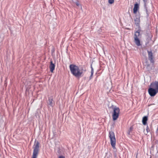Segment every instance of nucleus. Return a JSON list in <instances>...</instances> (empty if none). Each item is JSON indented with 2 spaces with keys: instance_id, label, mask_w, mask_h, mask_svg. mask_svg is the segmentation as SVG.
Wrapping results in <instances>:
<instances>
[{
  "instance_id": "nucleus-3",
  "label": "nucleus",
  "mask_w": 158,
  "mask_h": 158,
  "mask_svg": "<svg viewBox=\"0 0 158 158\" xmlns=\"http://www.w3.org/2000/svg\"><path fill=\"white\" fill-rule=\"evenodd\" d=\"M140 30L139 29L135 32L134 36V42L136 45L138 46H139L141 45L140 41L139 39V37L140 35Z\"/></svg>"
},
{
  "instance_id": "nucleus-8",
  "label": "nucleus",
  "mask_w": 158,
  "mask_h": 158,
  "mask_svg": "<svg viewBox=\"0 0 158 158\" xmlns=\"http://www.w3.org/2000/svg\"><path fill=\"white\" fill-rule=\"evenodd\" d=\"M150 88L158 90V81H155L152 82L150 85Z\"/></svg>"
},
{
  "instance_id": "nucleus-13",
  "label": "nucleus",
  "mask_w": 158,
  "mask_h": 158,
  "mask_svg": "<svg viewBox=\"0 0 158 158\" xmlns=\"http://www.w3.org/2000/svg\"><path fill=\"white\" fill-rule=\"evenodd\" d=\"M148 120V117L146 116L143 117L142 119V123L143 125H146L147 124V122Z\"/></svg>"
},
{
  "instance_id": "nucleus-4",
  "label": "nucleus",
  "mask_w": 158,
  "mask_h": 158,
  "mask_svg": "<svg viewBox=\"0 0 158 158\" xmlns=\"http://www.w3.org/2000/svg\"><path fill=\"white\" fill-rule=\"evenodd\" d=\"M113 111L112 116L113 120L114 121L116 120L118 117L120 110L118 107L116 106L113 107Z\"/></svg>"
},
{
  "instance_id": "nucleus-14",
  "label": "nucleus",
  "mask_w": 158,
  "mask_h": 158,
  "mask_svg": "<svg viewBox=\"0 0 158 158\" xmlns=\"http://www.w3.org/2000/svg\"><path fill=\"white\" fill-rule=\"evenodd\" d=\"M114 2V0H108V2L109 4H112Z\"/></svg>"
},
{
  "instance_id": "nucleus-22",
  "label": "nucleus",
  "mask_w": 158,
  "mask_h": 158,
  "mask_svg": "<svg viewBox=\"0 0 158 158\" xmlns=\"http://www.w3.org/2000/svg\"><path fill=\"white\" fill-rule=\"evenodd\" d=\"M144 2H147V0H143Z\"/></svg>"
},
{
  "instance_id": "nucleus-6",
  "label": "nucleus",
  "mask_w": 158,
  "mask_h": 158,
  "mask_svg": "<svg viewBox=\"0 0 158 158\" xmlns=\"http://www.w3.org/2000/svg\"><path fill=\"white\" fill-rule=\"evenodd\" d=\"M148 92L151 96L153 97L158 93V90L153 88H149L148 89Z\"/></svg>"
},
{
  "instance_id": "nucleus-5",
  "label": "nucleus",
  "mask_w": 158,
  "mask_h": 158,
  "mask_svg": "<svg viewBox=\"0 0 158 158\" xmlns=\"http://www.w3.org/2000/svg\"><path fill=\"white\" fill-rule=\"evenodd\" d=\"M33 148L34 149L33 155H38L39 149V143L38 141H35Z\"/></svg>"
},
{
  "instance_id": "nucleus-7",
  "label": "nucleus",
  "mask_w": 158,
  "mask_h": 158,
  "mask_svg": "<svg viewBox=\"0 0 158 158\" xmlns=\"http://www.w3.org/2000/svg\"><path fill=\"white\" fill-rule=\"evenodd\" d=\"M148 53L149 60L151 63L153 64L154 63V61L153 60V56L152 52L151 51H148Z\"/></svg>"
},
{
  "instance_id": "nucleus-19",
  "label": "nucleus",
  "mask_w": 158,
  "mask_h": 158,
  "mask_svg": "<svg viewBox=\"0 0 158 158\" xmlns=\"http://www.w3.org/2000/svg\"><path fill=\"white\" fill-rule=\"evenodd\" d=\"M76 5L77 6H79V3L78 2H76Z\"/></svg>"
},
{
  "instance_id": "nucleus-18",
  "label": "nucleus",
  "mask_w": 158,
  "mask_h": 158,
  "mask_svg": "<svg viewBox=\"0 0 158 158\" xmlns=\"http://www.w3.org/2000/svg\"><path fill=\"white\" fill-rule=\"evenodd\" d=\"M94 73V72H91V74L90 77V79H91L92 78L93 75Z\"/></svg>"
},
{
  "instance_id": "nucleus-15",
  "label": "nucleus",
  "mask_w": 158,
  "mask_h": 158,
  "mask_svg": "<svg viewBox=\"0 0 158 158\" xmlns=\"http://www.w3.org/2000/svg\"><path fill=\"white\" fill-rule=\"evenodd\" d=\"M38 155H33L32 158H37Z\"/></svg>"
},
{
  "instance_id": "nucleus-9",
  "label": "nucleus",
  "mask_w": 158,
  "mask_h": 158,
  "mask_svg": "<svg viewBox=\"0 0 158 158\" xmlns=\"http://www.w3.org/2000/svg\"><path fill=\"white\" fill-rule=\"evenodd\" d=\"M139 7V4L136 3L134 5V7L133 9V12L134 14H136Z\"/></svg>"
},
{
  "instance_id": "nucleus-12",
  "label": "nucleus",
  "mask_w": 158,
  "mask_h": 158,
  "mask_svg": "<svg viewBox=\"0 0 158 158\" xmlns=\"http://www.w3.org/2000/svg\"><path fill=\"white\" fill-rule=\"evenodd\" d=\"M48 104L50 106L52 107L53 106V99L52 98H49L48 102Z\"/></svg>"
},
{
  "instance_id": "nucleus-1",
  "label": "nucleus",
  "mask_w": 158,
  "mask_h": 158,
  "mask_svg": "<svg viewBox=\"0 0 158 158\" xmlns=\"http://www.w3.org/2000/svg\"><path fill=\"white\" fill-rule=\"evenodd\" d=\"M69 67L71 73L77 77H81L83 72L86 71V70H84L82 68L80 69L78 66L74 64H70Z\"/></svg>"
},
{
  "instance_id": "nucleus-20",
  "label": "nucleus",
  "mask_w": 158,
  "mask_h": 158,
  "mask_svg": "<svg viewBox=\"0 0 158 158\" xmlns=\"http://www.w3.org/2000/svg\"><path fill=\"white\" fill-rule=\"evenodd\" d=\"M59 158H65V157L63 156H60Z\"/></svg>"
},
{
  "instance_id": "nucleus-10",
  "label": "nucleus",
  "mask_w": 158,
  "mask_h": 158,
  "mask_svg": "<svg viewBox=\"0 0 158 158\" xmlns=\"http://www.w3.org/2000/svg\"><path fill=\"white\" fill-rule=\"evenodd\" d=\"M49 68L50 71L52 73L55 69V65L53 63V62L52 61H50V64L49 66Z\"/></svg>"
},
{
  "instance_id": "nucleus-17",
  "label": "nucleus",
  "mask_w": 158,
  "mask_h": 158,
  "mask_svg": "<svg viewBox=\"0 0 158 158\" xmlns=\"http://www.w3.org/2000/svg\"><path fill=\"white\" fill-rule=\"evenodd\" d=\"M91 72H94V69L92 67V65H91Z\"/></svg>"
},
{
  "instance_id": "nucleus-2",
  "label": "nucleus",
  "mask_w": 158,
  "mask_h": 158,
  "mask_svg": "<svg viewBox=\"0 0 158 158\" xmlns=\"http://www.w3.org/2000/svg\"><path fill=\"white\" fill-rule=\"evenodd\" d=\"M109 137L110 139V144L113 148H115L116 144V139L114 132L112 131L109 132Z\"/></svg>"
},
{
  "instance_id": "nucleus-16",
  "label": "nucleus",
  "mask_w": 158,
  "mask_h": 158,
  "mask_svg": "<svg viewBox=\"0 0 158 158\" xmlns=\"http://www.w3.org/2000/svg\"><path fill=\"white\" fill-rule=\"evenodd\" d=\"M146 130L148 132L150 131V130L148 126H147V127Z\"/></svg>"
},
{
  "instance_id": "nucleus-11",
  "label": "nucleus",
  "mask_w": 158,
  "mask_h": 158,
  "mask_svg": "<svg viewBox=\"0 0 158 158\" xmlns=\"http://www.w3.org/2000/svg\"><path fill=\"white\" fill-rule=\"evenodd\" d=\"M134 22L135 23V24L136 25L137 27H139V23L140 22V20L139 18H136L134 19Z\"/></svg>"
},
{
  "instance_id": "nucleus-21",
  "label": "nucleus",
  "mask_w": 158,
  "mask_h": 158,
  "mask_svg": "<svg viewBox=\"0 0 158 158\" xmlns=\"http://www.w3.org/2000/svg\"><path fill=\"white\" fill-rule=\"evenodd\" d=\"M132 129H133V127H130V129L131 130Z\"/></svg>"
},
{
  "instance_id": "nucleus-23",
  "label": "nucleus",
  "mask_w": 158,
  "mask_h": 158,
  "mask_svg": "<svg viewBox=\"0 0 158 158\" xmlns=\"http://www.w3.org/2000/svg\"><path fill=\"white\" fill-rule=\"evenodd\" d=\"M157 131H158V128H157Z\"/></svg>"
}]
</instances>
